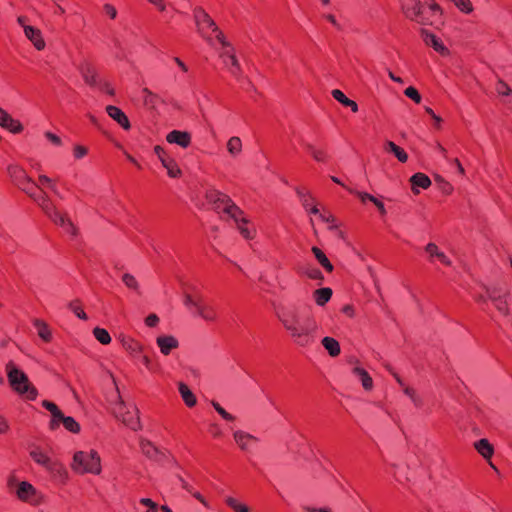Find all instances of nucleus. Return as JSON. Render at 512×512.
Returning a JSON list of instances; mask_svg holds the SVG:
<instances>
[{
    "instance_id": "4c0bfd02",
    "label": "nucleus",
    "mask_w": 512,
    "mask_h": 512,
    "mask_svg": "<svg viewBox=\"0 0 512 512\" xmlns=\"http://www.w3.org/2000/svg\"><path fill=\"white\" fill-rule=\"evenodd\" d=\"M60 423H62L65 429L71 433L80 432V425L73 417L65 416L62 413V417L58 418V426L60 425Z\"/></svg>"
},
{
    "instance_id": "72a5a7b5",
    "label": "nucleus",
    "mask_w": 512,
    "mask_h": 512,
    "mask_svg": "<svg viewBox=\"0 0 512 512\" xmlns=\"http://www.w3.org/2000/svg\"><path fill=\"white\" fill-rule=\"evenodd\" d=\"M141 93H142L143 104L145 107H147L149 109H154L157 106V104L160 102L159 95L152 92L148 88H143L141 90Z\"/></svg>"
},
{
    "instance_id": "393cba45",
    "label": "nucleus",
    "mask_w": 512,
    "mask_h": 512,
    "mask_svg": "<svg viewBox=\"0 0 512 512\" xmlns=\"http://www.w3.org/2000/svg\"><path fill=\"white\" fill-rule=\"evenodd\" d=\"M233 438L238 447L243 451H247L253 443L258 441L255 436L241 430L235 431Z\"/></svg>"
},
{
    "instance_id": "dca6fc26",
    "label": "nucleus",
    "mask_w": 512,
    "mask_h": 512,
    "mask_svg": "<svg viewBox=\"0 0 512 512\" xmlns=\"http://www.w3.org/2000/svg\"><path fill=\"white\" fill-rule=\"evenodd\" d=\"M230 218L234 220L236 227L239 230L240 234L243 236V238L251 240L255 237V229L249 227L250 222L244 216L243 210L240 209V215Z\"/></svg>"
},
{
    "instance_id": "412c9836",
    "label": "nucleus",
    "mask_w": 512,
    "mask_h": 512,
    "mask_svg": "<svg viewBox=\"0 0 512 512\" xmlns=\"http://www.w3.org/2000/svg\"><path fill=\"white\" fill-rule=\"evenodd\" d=\"M166 140L168 143L187 148L191 144V134L187 131L173 130L167 134Z\"/></svg>"
},
{
    "instance_id": "1a4fd4ad",
    "label": "nucleus",
    "mask_w": 512,
    "mask_h": 512,
    "mask_svg": "<svg viewBox=\"0 0 512 512\" xmlns=\"http://www.w3.org/2000/svg\"><path fill=\"white\" fill-rule=\"evenodd\" d=\"M29 454L37 464L45 467L52 474L61 477L66 475L64 466L59 461L51 459L39 447H34Z\"/></svg>"
},
{
    "instance_id": "20e7f679",
    "label": "nucleus",
    "mask_w": 512,
    "mask_h": 512,
    "mask_svg": "<svg viewBox=\"0 0 512 512\" xmlns=\"http://www.w3.org/2000/svg\"><path fill=\"white\" fill-rule=\"evenodd\" d=\"M5 370L8 382L16 393L24 396L28 400L36 399L38 395L37 389L29 381L28 376L17 368L13 361H9L6 364Z\"/></svg>"
},
{
    "instance_id": "ddd939ff",
    "label": "nucleus",
    "mask_w": 512,
    "mask_h": 512,
    "mask_svg": "<svg viewBox=\"0 0 512 512\" xmlns=\"http://www.w3.org/2000/svg\"><path fill=\"white\" fill-rule=\"evenodd\" d=\"M78 69L87 85L91 87H95L98 85L99 82L97 70L90 61H82Z\"/></svg>"
},
{
    "instance_id": "bf43d9fd",
    "label": "nucleus",
    "mask_w": 512,
    "mask_h": 512,
    "mask_svg": "<svg viewBox=\"0 0 512 512\" xmlns=\"http://www.w3.org/2000/svg\"><path fill=\"white\" fill-rule=\"evenodd\" d=\"M20 189H22L25 193H27L31 198L34 199L36 194V184L33 182V184H22L19 186Z\"/></svg>"
},
{
    "instance_id": "423d86ee",
    "label": "nucleus",
    "mask_w": 512,
    "mask_h": 512,
    "mask_svg": "<svg viewBox=\"0 0 512 512\" xmlns=\"http://www.w3.org/2000/svg\"><path fill=\"white\" fill-rule=\"evenodd\" d=\"M484 294L475 296L478 303H487L490 301L495 309L503 316L507 317L510 314L508 297L509 290L499 286H485Z\"/></svg>"
},
{
    "instance_id": "a18cd8bd",
    "label": "nucleus",
    "mask_w": 512,
    "mask_h": 512,
    "mask_svg": "<svg viewBox=\"0 0 512 512\" xmlns=\"http://www.w3.org/2000/svg\"><path fill=\"white\" fill-rule=\"evenodd\" d=\"M93 335L103 345H107L111 342V337L108 331L103 328H94Z\"/></svg>"
},
{
    "instance_id": "de8ad7c7",
    "label": "nucleus",
    "mask_w": 512,
    "mask_h": 512,
    "mask_svg": "<svg viewBox=\"0 0 512 512\" xmlns=\"http://www.w3.org/2000/svg\"><path fill=\"white\" fill-rule=\"evenodd\" d=\"M226 504L231 508L233 509L235 512H249L250 509L248 506H246L245 504H242L240 502H238L235 498L233 497H228L226 499Z\"/></svg>"
},
{
    "instance_id": "6e6d98bb",
    "label": "nucleus",
    "mask_w": 512,
    "mask_h": 512,
    "mask_svg": "<svg viewBox=\"0 0 512 512\" xmlns=\"http://www.w3.org/2000/svg\"><path fill=\"white\" fill-rule=\"evenodd\" d=\"M347 190L356 195L360 200L361 202L365 203L366 201H370L373 203V201L375 200L376 197H374L373 195L369 194V193H366V192H361V191H358V190H354V189H351V188H347Z\"/></svg>"
},
{
    "instance_id": "13d9d810",
    "label": "nucleus",
    "mask_w": 512,
    "mask_h": 512,
    "mask_svg": "<svg viewBox=\"0 0 512 512\" xmlns=\"http://www.w3.org/2000/svg\"><path fill=\"white\" fill-rule=\"evenodd\" d=\"M38 180H39V182H40L41 184H43V185H47L48 187H50V188H51V190H52L55 194L59 195L58 190H57L56 186L53 184V181H52V179H51V178H49V177H48V176H46V175H39Z\"/></svg>"
},
{
    "instance_id": "bb28decb",
    "label": "nucleus",
    "mask_w": 512,
    "mask_h": 512,
    "mask_svg": "<svg viewBox=\"0 0 512 512\" xmlns=\"http://www.w3.org/2000/svg\"><path fill=\"white\" fill-rule=\"evenodd\" d=\"M425 252L428 254L430 262H432L434 258H436L442 264L446 266H451V261L449 260V258L442 251L439 250L438 246L435 243H428L425 246Z\"/></svg>"
},
{
    "instance_id": "c85d7f7f",
    "label": "nucleus",
    "mask_w": 512,
    "mask_h": 512,
    "mask_svg": "<svg viewBox=\"0 0 512 512\" xmlns=\"http://www.w3.org/2000/svg\"><path fill=\"white\" fill-rule=\"evenodd\" d=\"M42 406L45 409H47L52 415V419L49 423V428L51 430H56L58 428V418L62 417V411L58 408V406L55 403L50 402L48 400H44L42 402Z\"/></svg>"
},
{
    "instance_id": "9b49d317",
    "label": "nucleus",
    "mask_w": 512,
    "mask_h": 512,
    "mask_svg": "<svg viewBox=\"0 0 512 512\" xmlns=\"http://www.w3.org/2000/svg\"><path fill=\"white\" fill-rule=\"evenodd\" d=\"M219 57L222 59L224 66L227 68L229 73L234 76L237 80L242 77L243 70L236 57L234 47L226 50H221Z\"/></svg>"
},
{
    "instance_id": "f03ea898",
    "label": "nucleus",
    "mask_w": 512,
    "mask_h": 512,
    "mask_svg": "<svg viewBox=\"0 0 512 512\" xmlns=\"http://www.w3.org/2000/svg\"><path fill=\"white\" fill-rule=\"evenodd\" d=\"M183 303L193 315L206 322H215L218 319L216 308L207 302L196 287H190L184 292Z\"/></svg>"
},
{
    "instance_id": "a211bd4d",
    "label": "nucleus",
    "mask_w": 512,
    "mask_h": 512,
    "mask_svg": "<svg viewBox=\"0 0 512 512\" xmlns=\"http://www.w3.org/2000/svg\"><path fill=\"white\" fill-rule=\"evenodd\" d=\"M0 126L8 129L14 134L21 133L23 131V125L19 120L12 118L3 108L0 107Z\"/></svg>"
},
{
    "instance_id": "39448f33",
    "label": "nucleus",
    "mask_w": 512,
    "mask_h": 512,
    "mask_svg": "<svg viewBox=\"0 0 512 512\" xmlns=\"http://www.w3.org/2000/svg\"><path fill=\"white\" fill-rule=\"evenodd\" d=\"M72 470L80 475L90 473L99 475L101 473V459L95 450L78 451L73 456Z\"/></svg>"
},
{
    "instance_id": "0e129e2a",
    "label": "nucleus",
    "mask_w": 512,
    "mask_h": 512,
    "mask_svg": "<svg viewBox=\"0 0 512 512\" xmlns=\"http://www.w3.org/2000/svg\"><path fill=\"white\" fill-rule=\"evenodd\" d=\"M159 323V317L152 313V314H149L146 318H145V324L148 326V327H156Z\"/></svg>"
},
{
    "instance_id": "774afa93",
    "label": "nucleus",
    "mask_w": 512,
    "mask_h": 512,
    "mask_svg": "<svg viewBox=\"0 0 512 512\" xmlns=\"http://www.w3.org/2000/svg\"><path fill=\"white\" fill-rule=\"evenodd\" d=\"M64 228V230L69 233L70 235L72 236H76L77 235V228L76 226L73 224V222L71 221V219H69L68 222H66V224L62 227Z\"/></svg>"
},
{
    "instance_id": "37998d69",
    "label": "nucleus",
    "mask_w": 512,
    "mask_h": 512,
    "mask_svg": "<svg viewBox=\"0 0 512 512\" xmlns=\"http://www.w3.org/2000/svg\"><path fill=\"white\" fill-rule=\"evenodd\" d=\"M122 281L128 289H131L138 294L141 293L140 285H139L137 279L132 274H129V273L123 274Z\"/></svg>"
},
{
    "instance_id": "ea45409f",
    "label": "nucleus",
    "mask_w": 512,
    "mask_h": 512,
    "mask_svg": "<svg viewBox=\"0 0 512 512\" xmlns=\"http://www.w3.org/2000/svg\"><path fill=\"white\" fill-rule=\"evenodd\" d=\"M227 151L231 156H237L242 151V141L239 137L233 136L227 142Z\"/></svg>"
},
{
    "instance_id": "0eeeda50",
    "label": "nucleus",
    "mask_w": 512,
    "mask_h": 512,
    "mask_svg": "<svg viewBox=\"0 0 512 512\" xmlns=\"http://www.w3.org/2000/svg\"><path fill=\"white\" fill-rule=\"evenodd\" d=\"M205 198L212 209L217 213H223L227 217H236L240 215V207L226 194L210 189L206 192Z\"/></svg>"
},
{
    "instance_id": "58836bf2",
    "label": "nucleus",
    "mask_w": 512,
    "mask_h": 512,
    "mask_svg": "<svg viewBox=\"0 0 512 512\" xmlns=\"http://www.w3.org/2000/svg\"><path fill=\"white\" fill-rule=\"evenodd\" d=\"M162 165L166 168L167 173L171 178H178L182 175L181 169L173 158L169 157L167 160H163Z\"/></svg>"
},
{
    "instance_id": "864d4df0",
    "label": "nucleus",
    "mask_w": 512,
    "mask_h": 512,
    "mask_svg": "<svg viewBox=\"0 0 512 512\" xmlns=\"http://www.w3.org/2000/svg\"><path fill=\"white\" fill-rule=\"evenodd\" d=\"M213 408L221 415V417L226 421H234L235 417L228 413L218 402L212 401L211 402Z\"/></svg>"
},
{
    "instance_id": "b1692460",
    "label": "nucleus",
    "mask_w": 512,
    "mask_h": 512,
    "mask_svg": "<svg viewBox=\"0 0 512 512\" xmlns=\"http://www.w3.org/2000/svg\"><path fill=\"white\" fill-rule=\"evenodd\" d=\"M352 373L359 379L364 390L371 391L373 389V379L369 373L359 365L358 361H356L355 366L352 368Z\"/></svg>"
},
{
    "instance_id": "49530a36",
    "label": "nucleus",
    "mask_w": 512,
    "mask_h": 512,
    "mask_svg": "<svg viewBox=\"0 0 512 512\" xmlns=\"http://www.w3.org/2000/svg\"><path fill=\"white\" fill-rule=\"evenodd\" d=\"M302 272H303V274H305L308 278H310L312 280L323 281V279H324L322 272L316 267H312V266L308 265L303 268Z\"/></svg>"
},
{
    "instance_id": "7ed1b4c3",
    "label": "nucleus",
    "mask_w": 512,
    "mask_h": 512,
    "mask_svg": "<svg viewBox=\"0 0 512 512\" xmlns=\"http://www.w3.org/2000/svg\"><path fill=\"white\" fill-rule=\"evenodd\" d=\"M439 11L440 7L434 0H411L403 8V12L408 19L421 25L432 24V18Z\"/></svg>"
},
{
    "instance_id": "9d476101",
    "label": "nucleus",
    "mask_w": 512,
    "mask_h": 512,
    "mask_svg": "<svg viewBox=\"0 0 512 512\" xmlns=\"http://www.w3.org/2000/svg\"><path fill=\"white\" fill-rule=\"evenodd\" d=\"M193 15L198 32L203 38L210 42L211 37L208 35V31H218V26L202 7H196L193 11Z\"/></svg>"
},
{
    "instance_id": "5701e85b",
    "label": "nucleus",
    "mask_w": 512,
    "mask_h": 512,
    "mask_svg": "<svg viewBox=\"0 0 512 512\" xmlns=\"http://www.w3.org/2000/svg\"><path fill=\"white\" fill-rule=\"evenodd\" d=\"M106 112L114 121H116L124 130H129L131 127L130 121L126 114L118 107L108 105Z\"/></svg>"
},
{
    "instance_id": "e2e57ef3",
    "label": "nucleus",
    "mask_w": 512,
    "mask_h": 512,
    "mask_svg": "<svg viewBox=\"0 0 512 512\" xmlns=\"http://www.w3.org/2000/svg\"><path fill=\"white\" fill-rule=\"evenodd\" d=\"M319 216L322 221L330 224V226H329L330 230L337 229L338 226H337V224H335L336 219L333 215L330 214V215L326 216L324 214H319Z\"/></svg>"
},
{
    "instance_id": "3c124183",
    "label": "nucleus",
    "mask_w": 512,
    "mask_h": 512,
    "mask_svg": "<svg viewBox=\"0 0 512 512\" xmlns=\"http://www.w3.org/2000/svg\"><path fill=\"white\" fill-rule=\"evenodd\" d=\"M495 90L499 95L510 96L512 95V89L502 79H498Z\"/></svg>"
},
{
    "instance_id": "7c9ffc66",
    "label": "nucleus",
    "mask_w": 512,
    "mask_h": 512,
    "mask_svg": "<svg viewBox=\"0 0 512 512\" xmlns=\"http://www.w3.org/2000/svg\"><path fill=\"white\" fill-rule=\"evenodd\" d=\"M179 393L188 407H194L197 404V398L190 388L183 382L178 384Z\"/></svg>"
},
{
    "instance_id": "4d7b16f0",
    "label": "nucleus",
    "mask_w": 512,
    "mask_h": 512,
    "mask_svg": "<svg viewBox=\"0 0 512 512\" xmlns=\"http://www.w3.org/2000/svg\"><path fill=\"white\" fill-rule=\"evenodd\" d=\"M404 94L407 97H409L410 99H412L416 103H420L421 102V95L419 94L417 89H415L412 86L406 88L405 91H404Z\"/></svg>"
},
{
    "instance_id": "603ef678",
    "label": "nucleus",
    "mask_w": 512,
    "mask_h": 512,
    "mask_svg": "<svg viewBox=\"0 0 512 512\" xmlns=\"http://www.w3.org/2000/svg\"><path fill=\"white\" fill-rule=\"evenodd\" d=\"M297 194L300 197L302 205L305 209H308L314 202V198L311 196L309 192L298 189Z\"/></svg>"
},
{
    "instance_id": "c9c22d12",
    "label": "nucleus",
    "mask_w": 512,
    "mask_h": 512,
    "mask_svg": "<svg viewBox=\"0 0 512 512\" xmlns=\"http://www.w3.org/2000/svg\"><path fill=\"white\" fill-rule=\"evenodd\" d=\"M332 297V290L328 287L316 289L313 292V299L318 306H324Z\"/></svg>"
},
{
    "instance_id": "2f4dec72",
    "label": "nucleus",
    "mask_w": 512,
    "mask_h": 512,
    "mask_svg": "<svg viewBox=\"0 0 512 512\" xmlns=\"http://www.w3.org/2000/svg\"><path fill=\"white\" fill-rule=\"evenodd\" d=\"M313 255L315 256L318 263L324 268L325 271L331 273L334 269L332 263L326 256V254L318 247L313 246L311 249Z\"/></svg>"
},
{
    "instance_id": "aec40b11",
    "label": "nucleus",
    "mask_w": 512,
    "mask_h": 512,
    "mask_svg": "<svg viewBox=\"0 0 512 512\" xmlns=\"http://www.w3.org/2000/svg\"><path fill=\"white\" fill-rule=\"evenodd\" d=\"M156 344L160 352L167 356L172 350L177 349L179 346L178 340L172 335H161L156 338Z\"/></svg>"
},
{
    "instance_id": "a878e982",
    "label": "nucleus",
    "mask_w": 512,
    "mask_h": 512,
    "mask_svg": "<svg viewBox=\"0 0 512 512\" xmlns=\"http://www.w3.org/2000/svg\"><path fill=\"white\" fill-rule=\"evenodd\" d=\"M25 36L32 42L34 47L37 50H43L45 48V41L42 37V33L38 28L35 27H25L24 31Z\"/></svg>"
},
{
    "instance_id": "338daca9",
    "label": "nucleus",
    "mask_w": 512,
    "mask_h": 512,
    "mask_svg": "<svg viewBox=\"0 0 512 512\" xmlns=\"http://www.w3.org/2000/svg\"><path fill=\"white\" fill-rule=\"evenodd\" d=\"M154 153L157 155V157L159 158V160L161 161L162 164H163V160H167L170 157L167 155L165 150L159 145L154 147Z\"/></svg>"
},
{
    "instance_id": "052dcab7",
    "label": "nucleus",
    "mask_w": 512,
    "mask_h": 512,
    "mask_svg": "<svg viewBox=\"0 0 512 512\" xmlns=\"http://www.w3.org/2000/svg\"><path fill=\"white\" fill-rule=\"evenodd\" d=\"M216 33V39L222 45V50H226L228 48H232L233 46L226 41L224 34L218 29V31H214Z\"/></svg>"
},
{
    "instance_id": "79ce46f5",
    "label": "nucleus",
    "mask_w": 512,
    "mask_h": 512,
    "mask_svg": "<svg viewBox=\"0 0 512 512\" xmlns=\"http://www.w3.org/2000/svg\"><path fill=\"white\" fill-rule=\"evenodd\" d=\"M34 325L37 328L38 336L45 342H49L51 340V331L47 324L41 320H35Z\"/></svg>"
},
{
    "instance_id": "2eb2a0df",
    "label": "nucleus",
    "mask_w": 512,
    "mask_h": 512,
    "mask_svg": "<svg viewBox=\"0 0 512 512\" xmlns=\"http://www.w3.org/2000/svg\"><path fill=\"white\" fill-rule=\"evenodd\" d=\"M17 497L24 502L31 504H37L36 489L28 482L22 481L16 490Z\"/></svg>"
},
{
    "instance_id": "a19ab883",
    "label": "nucleus",
    "mask_w": 512,
    "mask_h": 512,
    "mask_svg": "<svg viewBox=\"0 0 512 512\" xmlns=\"http://www.w3.org/2000/svg\"><path fill=\"white\" fill-rule=\"evenodd\" d=\"M304 145L308 152L311 154V156L314 158V160L318 162L327 161L328 155L323 149H318L310 143H305Z\"/></svg>"
},
{
    "instance_id": "4468645a",
    "label": "nucleus",
    "mask_w": 512,
    "mask_h": 512,
    "mask_svg": "<svg viewBox=\"0 0 512 512\" xmlns=\"http://www.w3.org/2000/svg\"><path fill=\"white\" fill-rule=\"evenodd\" d=\"M120 342L122 347L132 358H139L144 352V346L132 337L121 336Z\"/></svg>"
},
{
    "instance_id": "8fccbe9b",
    "label": "nucleus",
    "mask_w": 512,
    "mask_h": 512,
    "mask_svg": "<svg viewBox=\"0 0 512 512\" xmlns=\"http://www.w3.org/2000/svg\"><path fill=\"white\" fill-rule=\"evenodd\" d=\"M405 395H407L416 407L422 406V399L417 395L416 391L408 386L402 388Z\"/></svg>"
},
{
    "instance_id": "09e8293b",
    "label": "nucleus",
    "mask_w": 512,
    "mask_h": 512,
    "mask_svg": "<svg viewBox=\"0 0 512 512\" xmlns=\"http://www.w3.org/2000/svg\"><path fill=\"white\" fill-rule=\"evenodd\" d=\"M49 218L57 225L63 227L66 222L69 221V217L66 214L61 213L58 209H56Z\"/></svg>"
},
{
    "instance_id": "4be33fe9",
    "label": "nucleus",
    "mask_w": 512,
    "mask_h": 512,
    "mask_svg": "<svg viewBox=\"0 0 512 512\" xmlns=\"http://www.w3.org/2000/svg\"><path fill=\"white\" fill-rule=\"evenodd\" d=\"M474 448L476 451L486 460L489 461L490 466L498 472L497 467L490 461L491 457L494 454V447L490 442L483 438L474 443Z\"/></svg>"
},
{
    "instance_id": "680f3d73",
    "label": "nucleus",
    "mask_w": 512,
    "mask_h": 512,
    "mask_svg": "<svg viewBox=\"0 0 512 512\" xmlns=\"http://www.w3.org/2000/svg\"><path fill=\"white\" fill-rule=\"evenodd\" d=\"M88 153V150L86 147L82 145H76L73 149V154L76 159H81L84 156H86Z\"/></svg>"
},
{
    "instance_id": "c03bdc74",
    "label": "nucleus",
    "mask_w": 512,
    "mask_h": 512,
    "mask_svg": "<svg viewBox=\"0 0 512 512\" xmlns=\"http://www.w3.org/2000/svg\"><path fill=\"white\" fill-rule=\"evenodd\" d=\"M68 308L81 320H87V314L82 309L80 300L76 299L68 304Z\"/></svg>"
},
{
    "instance_id": "f3484780",
    "label": "nucleus",
    "mask_w": 512,
    "mask_h": 512,
    "mask_svg": "<svg viewBox=\"0 0 512 512\" xmlns=\"http://www.w3.org/2000/svg\"><path fill=\"white\" fill-rule=\"evenodd\" d=\"M7 172L18 187L22 184H33V180L27 175L26 171L18 165L8 166Z\"/></svg>"
},
{
    "instance_id": "e433bc0d",
    "label": "nucleus",
    "mask_w": 512,
    "mask_h": 512,
    "mask_svg": "<svg viewBox=\"0 0 512 512\" xmlns=\"http://www.w3.org/2000/svg\"><path fill=\"white\" fill-rule=\"evenodd\" d=\"M321 343L331 357H336L340 354V344L336 339L326 336L322 339Z\"/></svg>"
},
{
    "instance_id": "f8f14e48",
    "label": "nucleus",
    "mask_w": 512,
    "mask_h": 512,
    "mask_svg": "<svg viewBox=\"0 0 512 512\" xmlns=\"http://www.w3.org/2000/svg\"><path fill=\"white\" fill-rule=\"evenodd\" d=\"M140 449H141V452L147 458H149L150 460H153L157 463H164L168 458L166 452L160 450L151 441L146 440V439H141Z\"/></svg>"
},
{
    "instance_id": "473e14b6",
    "label": "nucleus",
    "mask_w": 512,
    "mask_h": 512,
    "mask_svg": "<svg viewBox=\"0 0 512 512\" xmlns=\"http://www.w3.org/2000/svg\"><path fill=\"white\" fill-rule=\"evenodd\" d=\"M331 94L335 100L340 102L342 105L349 107L352 110V112H358V104L355 101L346 97V95L341 90L334 89L332 90Z\"/></svg>"
},
{
    "instance_id": "5fc2aeb1",
    "label": "nucleus",
    "mask_w": 512,
    "mask_h": 512,
    "mask_svg": "<svg viewBox=\"0 0 512 512\" xmlns=\"http://www.w3.org/2000/svg\"><path fill=\"white\" fill-rule=\"evenodd\" d=\"M462 12L471 13L473 6L470 0H451Z\"/></svg>"
},
{
    "instance_id": "6e6552de",
    "label": "nucleus",
    "mask_w": 512,
    "mask_h": 512,
    "mask_svg": "<svg viewBox=\"0 0 512 512\" xmlns=\"http://www.w3.org/2000/svg\"><path fill=\"white\" fill-rule=\"evenodd\" d=\"M112 411L115 417L121 420L130 429L137 431L141 428L138 410L135 407L128 408L120 396H118V400L114 404Z\"/></svg>"
},
{
    "instance_id": "69168bd1",
    "label": "nucleus",
    "mask_w": 512,
    "mask_h": 512,
    "mask_svg": "<svg viewBox=\"0 0 512 512\" xmlns=\"http://www.w3.org/2000/svg\"><path fill=\"white\" fill-rule=\"evenodd\" d=\"M44 135L55 146H61L62 145L61 138L59 136H57L56 134H54L52 132H45Z\"/></svg>"
},
{
    "instance_id": "f257e3e1",
    "label": "nucleus",
    "mask_w": 512,
    "mask_h": 512,
    "mask_svg": "<svg viewBox=\"0 0 512 512\" xmlns=\"http://www.w3.org/2000/svg\"><path fill=\"white\" fill-rule=\"evenodd\" d=\"M276 316L297 346L307 347L314 342L319 325L313 316L301 320L295 305H280Z\"/></svg>"
},
{
    "instance_id": "f704fd0d",
    "label": "nucleus",
    "mask_w": 512,
    "mask_h": 512,
    "mask_svg": "<svg viewBox=\"0 0 512 512\" xmlns=\"http://www.w3.org/2000/svg\"><path fill=\"white\" fill-rule=\"evenodd\" d=\"M384 150L386 152L393 153L395 157L402 163H405L408 160L407 153L393 141H386Z\"/></svg>"
},
{
    "instance_id": "c756f323",
    "label": "nucleus",
    "mask_w": 512,
    "mask_h": 512,
    "mask_svg": "<svg viewBox=\"0 0 512 512\" xmlns=\"http://www.w3.org/2000/svg\"><path fill=\"white\" fill-rule=\"evenodd\" d=\"M34 200L48 217L57 209L45 192H41L39 195H36Z\"/></svg>"
},
{
    "instance_id": "cd10ccee",
    "label": "nucleus",
    "mask_w": 512,
    "mask_h": 512,
    "mask_svg": "<svg viewBox=\"0 0 512 512\" xmlns=\"http://www.w3.org/2000/svg\"><path fill=\"white\" fill-rule=\"evenodd\" d=\"M412 184V191L414 194H419L418 188L427 189L431 186L430 178L424 173H416L410 178Z\"/></svg>"
},
{
    "instance_id": "6ab92c4d",
    "label": "nucleus",
    "mask_w": 512,
    "mask_h": 512,
    "mask_svg": "<svg viewBox=\"0 0 512 512\" xmlns=\"http://www.w3.org/2000/svg\"><path fill=\"white\" fill-rule=\"evenodd\" d=\"M421 37L427 46H431L436 52L441 55H447L448 49L444 46L442 41L437 38L434 34L430 33L426 29H421Z\"/></svg>"
}]
</instances>
